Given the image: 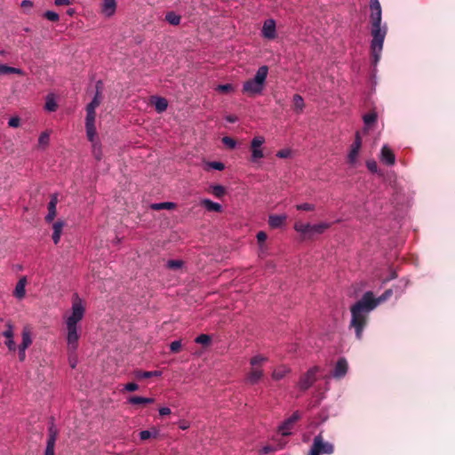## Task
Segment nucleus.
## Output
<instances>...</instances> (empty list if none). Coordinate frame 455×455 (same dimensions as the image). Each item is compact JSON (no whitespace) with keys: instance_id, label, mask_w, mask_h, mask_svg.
<instances>
[{"instance_id":"f257e3e1","label":"nucleus","mask_w":455,"mask_h":455,"mask_svg":"<svg viewBox=\"0 0 455 455\" xmlns=\"http://www.w3.org/2000/svg\"><path fill=\"white\" fill-rule=\"evenodd\" d=\"M408 285V281L400 280L399 284L394 288L386 290L379 297L375 298L372 291L364 292L362 299L356 301L350 307L351 321L349 327L355 330V337L358 340L363 338V331L367 324L368 314L376 308L381 302L388 299L394 293L401 295Z\"/></svg>"},{"instance_id":"f03ea898","label":"nucleus","mask_w":455,"mask_h":455,"mask_svg":"<svg viewBox=\"0 0 455 455\" xmlns=\"http://www.w3.org/2000/svg\"><path fill=\"white\" fill-rule=\"evenodd\" d=\"M370 20L371 22V40L370 49L371 53V64L375 67L381 58L384 41L387 33V25L381 24L382 10L379 0H370Z\"/></svg>"},{"instance_id":"7ed1b4c3","label":"nucleus","mask_w":455,"mask_h":455,"mask_svg":"<svg viewBox=\"0 0 455 455\" xmlns=\"http://www.w3.org/2000/svg\"><path fill=\"white\" fill-rule=\"evenodd\" d=\"M84 314L85 307L84 301L76 293L72 301L71 314L65 320L67 328V346L68 352L71 354H75L78 348V341L80 339L79 323L84 318Z\"/></svg>"},{"instance_id":"20e7f679","label":"nucleus","mask_w":455,"mask_h":455,"mask_svg":"<svg viewBox=\"0 0 455 455\" xmlns=\"http://www.w3.org/2000/svg\"><path fill=\"white\" fill-rule=\"evenodd\" d=\"M97 90L95 94L90 103L87 104L86 116H85V131L86 136L88 140H92L96 135V127H95V119H96V108L100 105L102 101V95L100 92L99 88L96 87Z\"/></svg>"},{"instance_id":"39448f33","label":"nucleus","mask_w":455,"mask_h":455,"mask_svg":"<svg viewBox=\"0 0 455 455\" xmlns=\"http://www.w3.org/2000/svg\"><path fill=\"white\" fill-rule=\"evenodd\" d=\"M334 451V446L329 442H325L322 434L314 437L309 455H330Z\"/></svg>"},{"instance_id":"423d86ee","label":"nucleus","mask_w":455,"mask_h":455,"mask_svg":"<svg viewBox=\"0 0 455 455\" xmlns=\"http://www.w3.org/2000/svg\"><path fill=\"white\" fill-rule=\"evenodd\" d=\"M265 137L262 135L255 136L251 140V161L252 163H257L259 160L264 157L262 146L265 143Z\"/></svg>"},{"instance_id":"0eeeda50","label":"nucleus","mask_w":455,"mask_h":455,"mask_svg":"<svg viewBox=\"0 0 455 455\" xmlns=\"http://www.w3.org/2000/svg\"><path fill=\"white\" fill-rule=\"evenodd\" d=\"M265 137L262 135L255 136L251 140V161L252 163H257L259 160L264 157L262 146L265 143Z\"/></svg>"},{"instance_id":"6e6552de","label":"nucleus","mask_w":455,"mask_h":455,"mask_svg":"<svg viewBox=\"0 0 455 455\" xmlns=\"http://www.w3.org/2000/svg\"><path fill=\"white\" fill-rule=\"evenodd\" d=\"M320 368L318 366H313L307 370V371L300 377L298 387L300 390L306 391L310 388L316 381V374L319 372Z\"/></svg>"},{"instance_id":"1a4fd4ad","label":"nucleus","mask_w":455,"mask_h":455,"mask_svg":"<svg viewBox=\"0 0 455 455\" xmlns=\"http://www.w3.org/2000/svg\"><path fill=\"white\" fill-rule=\"evenodd\" d=\"M267 73H268L267 67L261 66L260 68H259L254 77L243 82V85H264Z\"/></svg>"},{"instance_id":"9d476101","label":"nucleus","mask_w":455,"mask_h":455,"mask_svg":"<svg viewBox=\"0 0 455 455\" xmlns=\"http://www.w3.org/2000/svg\"><path fill=\"white\" fill-rule=\"evenodd\" d=\"M300 419L299 411H294L291 417L286 419L278 427L282 435H291V430L296 421Z\"/></svg>"},{"instance_id":"9b49d317","label":"nucleus","mask_w":455,"mask_h":455,"mask_svg":"<svg viewBox=\"0 0 455 455\" xmlns=\"http://www.w3.org/2000/svg\"><path fill=\"white\" fill-rule=\"evenodd\" d=\"M361 147H362V139H361L359 132H356L355 140H354L353 144L351 145V148L347 155V161L349 164H354L356 162Z\"/></svg>"},{"instance_id":"f8f14e48","label":"nucleus","mask_w":455,"mask_h":455,"mask_svg":"<svg viewBox=\"0 0 455 455\" xmlns=\"http://www.w3.org/2000/svg\"><path fill=\"white\" fill-rule=\"evenodd\" d=\"M262 36L267 39H274L276 36L275 21L273 19L265 20L262 30Z\"/></svg>"},{"instance_id":"ddd939ff","label":"nucleus","mask_w":455,"mask_h":455,"mask_svg":"<svg viewBox=\"0 0 455 455\" xmlns=\"http://www.w3.org/2000/svg\"><path fill=\"white\" fill-rule=\"evenodd\" d=\"M3 336L5 337L6 340L4 341V344L8 347L10 351H15L16 350V344L13 339V325L11 322H8L6 323V330L3 331Z\"/></svg>"},{"instance_id":"4468645a","label":"nucleus","mask_w":455,"mask_h":455,"mask_svg":"<svg viewBox=\"0 0 455 455\" xmlns=\"http://www.w3.org/2000/svg\"><path fill=\"white\" fill-rule=\"evenodd\" d=\"M348 370L347 362L344 357L338 360L335 368L332 371V376L335 379H341L346 376Z\"/></svg>"},{"instance_id":"2eb2a0df","label":"nucleus","mask_w":455,"mask_h":455,"mask_svg":"<svg viewBox=\"0 0 455 455\" xmlns=\"http://www.w3.org/2000/svg\"><path fill=\"white\" fill-rule=\"evenodd\" d=\"M149 103L155 106L156 111L159 114L164 112L168 108V100L157 95L150 96Z\"/></svg>"},{"instance_id":"dca6fc26","label":"nucleus","mask_w":455,"mask_h":455,"mask_svg":"<svg viewBox=\"0 0 455 455\" xmlns=\"http://www.w3.org/2000/svg\"><path fill=\"white\" fill-rule=\"evenodd\" d=\"M57 204H58V196L57 194H53L51 196L50 202L48 203V213L45 216V221L51 223L53 221L57 213Z\"/></svg>"},{"instance_id":"f3484780","label":"nucleus","mask_w":455,"mask_h":455,"mask_svg":"<svg viewBox=\"0 0 455 455\" xmlns=\"http://www.w3.org/2000/svg\"><path fill=\"white\" fill-rule=\"evenodd\" d=\"M380 161L388 166H392L395 163V156L387 145H384L381 148Z\"/></svg>"},{"instance_id":"a211bd4d","label":"nucleus","mask_w":455,"mask_h":455,"mask_svg":"<svg viewBox=\"0 0 455 455\" xmlns=\"http://www.w3.org/2000/svg\"><path fill=\"white\" fill-rule=\"evenodd\" d=\"M28 283L27 276H21L18 283H16L15 289L13 291V296L18 299L19 300H21L26 296V285Z\"/></svg>"},{"instance_id":"6ab92c4d","label":"nucleus","mask_w":455,"mask_h":455,"mask_svg":"<svg viewBox=\"0 0 455 455\" xmlns=\"http://www.w3.org/2000/svg\"><path fill=\"white\" fill-rule=\"evenodd\" d=\"M116 11V0H103L101 12L106 17H112Z\"/></svg>"},{"instance_id":"aec40b11","label":"nucleus","mask_w":455,"mask_h":455,"mask_svg":"<svg viewBox=\"0 0 455 455\" xmlns=\"http://www.w3.org/2000/svg\"><path fill=\"white\" fill-rule=\"evenodd\" d=\"M200 204L207 212H221L223 211V207L220 204L215 203L208 198L202 199Z\"/></svg>"},{"instance_id":"412c9836","label":"nucleus","mask_w":455,"mask_h":455,"mask_svg":"<svg viewBox=\"0 0 455 455\" xmlns=\"http://www.w3.org/2000/svg\"><path fill=\"white\" fill-rule=\"evenodd\" d=\"M59 431L54 423V419L51 418L48 427V437H47V444H54L56 443V440L58 438Z\"/></svg>"},{"instance_id":"4be33fe9","label":"nucleus","mask_w":455,"mask_h":455,"mask_svg":"<svg viewBox=\"0 0 455 455\" xmlns=\"http://www.w3.org/2000/svg\"><path fill=\"white\" fill-rule=\"evenodd\" d=\"M287 219L286 214H272L268 216V225L272 228H279L284 225Z\"/></svg>"},{"instance_id":"5701e85b","label":"nucleus","mask_w":455,"mask_h":455,"mask_svg":"<svg viewBox=\"0 0 455 455\" xmlns=\"http://www.w3.org/2000/svg\"><path fill=\"white\" fill-rule=\"evenodd\" d=\"M263 377V371L259 367H252L251 371L247 374L246 380L251 385L257 384Z\"/></svg>"},{"instance_id":"b1692460","label":"nucleus","mask_w":455,"mask_h":455,"mask_svg":"<svg viewBox=\"0 0 455 455\" xmlns=\"http://www.w3.org/2000/svg\"><path fill=\"white\" fill-rule=\"evenodd\" d=\"M64 226L65 222L60 220H59L53 224V232L52 237L54 244H58L60 243Z\"/></svg>"},{"instance_id":"393cba45","label":"nucleus","mask_w":455,"mask_h":455,"mask_svg":"<svg viewBox=\"0 0 455 455\" xmlns=\"http://www.w3.org/2000/svg\"><path fill=\"white\" fill-rule=\"evenodd\" d=\"M133 375L135 379H149L152 377H161L162 371H141V370H136L133 371Z\"/></svg>"},{"instance_id":"a878e982","label":"nucleus","mask_w":455,"mask_h":455,"mask_svg":"<svg viewBox=\"0 0 455 455\" xmlns=\"http://www.w3.org/2000/svg\"><path fill=\"white\" fill-rule=\"evenodd\" d=\"M58 108L57 96L51 92L45 98L44 109L48 112H55Z\"/></svg>"},{"instance_id":"bb28decb","label":"nucleus","mask_w":455,"mask_h":455,"mask_svg":"<svg viewBox=\"0 0 455 455\" xmlns=\"http://www.w3.org/2000/svg\"><path fill=\"white\" fill-rule=\"evenodd\" d=\"M155 402V399L154 398H151V397H143V396H137V395H132V396H130L128 397L127 399V403L129 404H132V405H136V404H149V403H153Z\"/></svg>"},{"instance_id":"cd10ccee","label":"nucleus","mask_w":455,"mask_h":455,"mask_svg":"<svg viewBox=\"0 0 455 455\" xmlns=\"http://www.w3.org/2000/svg\"><path fill=\"white\" fill-rule=\"evenodd\" d=\"M139 435L141 441H145L149 438H157L159 435V429L156 427H153L150 429L140 431Z\"/></svg>"},{"instance_id":"c85d7f7f","label":"nucleus","mask_w":455,"mask_h":455,"mask_svg":"<svg viewBox=\"0 0 455 455\" xmlns=\"http://www.w3.org/2000/svg\"><path fill=\"white\" fill-rule=\"evenodd\" d=\"M90 142H92V154L94 156V157L100 161L102 157V149H101V144L100 142L99 141V140H97V134L95 135V137H93L92 140H88Z\"/></svg>"},{"instance_id":"c756f323","label":"nucleus","mask_w":455,"mask_h":455,"mask_svg":"<svg viewBox=\"0 0 455 455\" xmlns=\"http://www.w3.org/2000/svg\"><path fill=\"white\" fill-rule=\"evenodd\" d=\"M378 115L376 111H371L363 116V120L365 127L371 128L377 122Z\"/></svg>"},{"instance_id":"7c9ffc66","label":"nucleus","mask_w":455,"mask_h":455,"mask_svg":"<svg viewBox=\"0 0 455 455\" xmlns=\"http://www.w3.org/2000/svg\"><path fill=\"white\" fill-rule=\"evenodd\" d=\"M12 74H17V75H22L23 70L18 68L10 67L5 64L0 65V75L1 76H7Z\"/></svg>"},{"instance_id":"2f4dec72","label":"nucleus","mask_w":455,"mask_h":455,"mask_svg":"<svg viewBox=\"0 0 455 455\" xmlns=\"http://www.w3.org/2000/svg\"><path fill=\"white\" fill-rule=\"evenodd\" d=\"M331 226L329 222H320L317 224H311L310 233L323 234L325 230L330 228Z\"/></svg>"},{"instance_id":"473e14b6","label":"nucleus","mask_w":455,"mask_h":455,"mask_svg":"<svg viewBox=\"0 0 455 455\" xmlns=\"http://www.w3.org/2000/svg\"><path fill=\"white\" fill-rule=\"evenodd\" d=\"M22 341L20 344L19 347H22L28 348L32 344V337L30 330L27 327H25L21 333Z\"/></svg>"},{"instance_id":"72a5a7b5","label":"nucleus","mask_w":455,"mask_h":455,"mask_svg":"<svg viewBox=\"0 0 455 455\" xmlns=\"http://www.w3.org/2000/svg\"><path fill=\"white\" fill-rule=\"evenodd\" d=\"M290 372V369L286 366H280L274 370L272 372V378L275 380H280L283 379L287 373Z\"/></svg>"},{"instance_id":"f704fd0d","label":"nucleus","mask_w":455,"mask_h":455,"mask_svg":"<svg viewBox=\"0 0 455 455\" xmlns=\"http://www.w3.org/2000/svg\"><path fill=\"white\" fill-rule=\"evenodd\" d=\"M265 87H243L242 92L248 97H255L263 93Z\"/></svg>"},{"instance_id":"c9c22d12","label":"nucleus","mask_w":455,"mask_h":455,"mask_svg":"<svg viewBox=\"0 0 455 455\" xmlns=\"http://www.w3.org/2000/svg\"><path fill=\"white\" fill-rule=\"evenodd\" d=\"M209 192L215 197L221 198L226 193V188L224 186L219 184L211 185L209 188Z\"/></svg>"},{"instance_id":"e433bc0d","label":"nucleus","mask_w":455,"mask_h":455,"mask_svg":"<svg viewBox=\"0 0 455 455\" xmlns=\"http://www.w3.org/2000/svg\"><path fill=\"white\" fill-rule=\"evenodd\" d=\"M176 207V204L172 202H163V203H155L150 205V208L155 211L160 210H172Z\"/></svg>"},{"instance_id":"4c0bfd02","label":"nucleus","mask_w":455,"mask_h":455,"mask_svg":"<svg viewBox=\"0 0 455 455\" xmlns=\"http://www.w3.org/2000/svg\"><path fill=\"white\" fill-rule=\"evenodd\" d=\"M293 228L299 234L306 235L307 234L310 233L311 224L296 222L293 226Z\"/></svg>"},{"instance_id":"58836bf2","label":"nucleus","mask_w":455,"mask_h":455,"mask_svg":"<svg viewBox=\"0 0 455 455\" xmlns=\"http://www.w3.org/2000/svg\"><path fill=\"white\" fill-rule=\"evenodd\" d=\"M293 105H294V111L297 114H300L303 112L305 103H304L303 98L300 95L295 94L293 96Z\"/></svg>"},{"instance_id":"ea45409f","label":"nucleus","mask_w":455,"mask_h":455,"mask_svg":"<svg viewBox=\"0 0 455 455\" xmlns=\"http://www.w3.org/2000/svg\"><path fill=\"white\" fill-rule=\"evenodd\" d=\"M266 362H267V357L261 355H257L251 358L250 364L251 365V367L260 368L261 364Z\"/></svg>"},{"instance_id":"a19ab883","label":"nucleus","mask_w":455,"mask_h":455,"mask_svg":"<svg viewBox=\"0 0 455 455\" xmlns=\"http://www.w3.org/2000/svg\"><path fill=\"white\" fill-rule=\"evenodd\" d=\"M205 170H216V171H223L225 169V164L222 162L219 161H212V162H206L205 163Z\"/></svg>"},{"instance_id":"79ce46f5","label":"nucleus","mask_w":455,"mask_h":455,"mask_svg":"<svg viewBox=\"0 0 455 455\" xmlns=\"http://www.w3.org/2000/svg\"><path fill=\"white\" fill-rule=\"evenodd\" d=\"M165 20L172 25H179L180 22V16L173 12H167Z\"/></svg>"},{"instance_id":"37998d69","label":"nucleus","mask_w":455,"mask_h":455,"mask_svg":"<svg viewBox=\"0 0 455 455\" xmlns=\"http://www.w3.org/2000/svg\"><path fill=\"white\" fill-rule=\"evenodd\" d=\"M49 142H50V132L49 131L43 132L38 138L39 146L46 147L49 145Z\"/></svg>"},{"instance_id":"c03bdc74","label":"nucleus","mask_w":455,"mask_h":455,"mask_svg":"<svg viewBox=\"0 0 455 455\" xmlns=\"http://www.w3.org/2000/svg\"><path fill=\"white\" fill-rule=\"evenodd\" d=\"M212 341V338L208 334H200L195 339V342L197 344H202L204 346L210 345Z\"/></svg>"},{"instance_id":"a18cd8bd","label":"nucleus","mask_w":455,"mask_h":455,"mask_svg":"<svg viewBox=\"0 0 455 455\" xmlns=\"http://www.w3.org/2000/svg\"><path fill=\"white\" fill-rule=\"evenodd\" d=\"M184 265V262L180 259H170L167 261L166 266L170 269H179L181 268Z\"/></svg>"},{"instance_id":"49530a36","label":"nucleus","mask_w":455,"mask_h":455,"mask_svg":"<svg viewBox=\"0 0 455 455\" xmlns=\"http://www.w3.org/2000/svg\"><path fill=\"white\" fill-rule=\"evenodd\" d=\"M275 156L276 157L283 159L290 158L292 156V150L289 148H283L281 150H278Z\"/></svg>"},{"instance_id":"de8ad7c7","label":"nucleus","mask_w":455,"mask_h":455,"mask_svg":"<svg viewBox=\"0 0 455 455\" xmlns=\"http://www.w3.org/2000/svg\"><path fill=\"white\" fill-rule=\"evenodd\" d=\"M295 207L298 211H306V212H312V211H315V205L313 204H309V203L299 204H297Z\"/></svg>"},{"instance_id":"09e8293b","label":"nucleus","mask_w":455,"mask_h":455,"mask_svg":"<svg viewBox=\"0 0 455 455\" xmlns=\"http://www.w3.org/2000/svg\"><path fill=\"white\" fill-rule=\"evenodd\" d=\"M44 17L52 22H56L60 20L59 14L54 11H46L44 13Z\"/></svg>"},{"instance_id":"8fccbe9b","label":"nucleus","mask_w":455,"mask_h":455,"mask_svg":"<svg viewBox=\"0 0 455 455\" xmlns=\"http://www.w3.org/2000/svg\"><path fill=\"white\" fill-rule=\"evenodd\" d=\"M366 167L372 173L378 172V164L375 160H368L366 162Z\"/></svg>"},{"instance_id":"3c124183","label":"nucleus","mask_w":455,"mask_h":455,"mask_svg":"<svg viewBox=\"0 0 455 455\" xmlns=\"http://www.w3.org/2000/svg\"><path fill=\"white\" fill-rule=\"evenodd\" d=\"M222 141L229 148H235L236 146V141L231 137L226 136L222 139Z\"/></svg>"},{"instance_id":"603ef678","label":"nucleus","mask_w":455,"mask_h":455,"mask_svg":"<svg viewBox=\"0 0 455 455\" xmlns=\"http://www.w3.org/2000/svg\"><path fill=\"white\" fill-rule=\"evenodd\" d=\"M181 348V341L174 340L170 344V350L172 353H178Z\"/></svg>"},{"instance_id":"864d4df0","label":"nucleus","mask_w":455,"mask_h":455,"mask_svg":"<svg viewBox=\"0 0 455 455\" xmlns=\"http://www.w3.org/2000/svg\"><path fill=\"white\" fill-rule=\"evenodd\" d=\"M139 389V386L135 382H129L124 386V390L128 392H133Z\"/></svg>"},{"instance_id":"5fc2aeb1","label":"nucleus","mask_w":455,"mask_h":455,"mask_svg":"<svg viewBox=\"0 0 455 455\" xmlns=\"http://www.w3.org/2000/svg\"><path fill=\"white\" fill-rule=\"evenodd\" d=\"M8 124L10 127L17 128L20 125V119L18 116H12L9 119Z\"/></svg>"},{"instance_id":"6e6d98bb","label":"nucleus","mask_w":455,"mask_h":455,"mask_svg":"<svg viewBox=\"0 0 455 455\" xmlns=\"http://www.w3.org/2000/svg\"><path fill=\"white\" fill-rule=\"evenodd\" d=\"M257 241L259 244H262L267 238V234L264 231H259L256 235Z\"/></svg>"},{"instance_id":"4d7b16f0","label":"nucleus","mask_w":455,"mask_h":455,"mask_svg":"<svg viewBox=\"0 0 455 455\" xmlns=\"http://www.w3.org/2000/svg\"><path fill=\"white\" fill-rule=\"evenodd\" d=\"M44 455H55V445L46 443V447H45Z\"/></svg>"},{"instance_id":"13d9d810","label":"nucleus","mask_w":455,"mask_h":455,"mask_svg":"<svg viewBox=\"0 0 455 455\" xmlns=\"http://www.w3.org/2000/svg\"><path fill=\"white\" fill-rule=\"evenodd\" d=\"M26 347H18V350H19V359L20 362H23L26 358Z\"/></svg>"},{"instance_id":"bf43d9fd","label":"nucleus","mask_w":455,"mask_h":455,"mask_svg":"<svg viewBox=\"0 0 455 455\" xmlns=\"http://www.w3.org/2000/svg\"><path fill=\"white\" fill-rule=\"evenodd\" d=\"M235 87H216L220 93L226 94L229 93L234 90Z\"/></svg>"},{"instance_id":"052dcab7","label":"nucleus","mask_w":455,"mask_h":455,"mask_svg":"<svg viewBox=\"0 0 455 455\" xmlns=\"http://www.w3.org/2000/svg\"><path fill=\"white\" fill-rule=\"evenodd\" d=\"M271 451H273V448L271 446H269V445H267V446H263L259 450V455H265V454H267V453H269Z\"/></svg>"},{"instance_id":"680f3d73","label":"nucleus","mask_w":455,"mask_h":455,"mask_svg":"<svg viewBox=\"0 0 455 455\" xmlns=\"http://www.w3.org/2000/svg\"><path fill=\"white\" fill-rule=\"evenodd\" d=\"M225 120L228 123L234 124L238 121V117L235 115H228L225 116Z\"/></svg>"},{"instance_id":"e2e57ef3","label":"nucleus","mask_w":455,"mask_h":455,"mask_svg":"<svg viewBox=\"0 0 455 455\" xmlns=\"http://www.w3.org/2000/svg\"><path fill=\"white\" fill-rule=\"evenodd\" d=\"M171 409L169 407H161L159 409V415L160 416H167L171 414Z\"/></svg>"},{"instance_id":"0e129e2a","label":"nucleus","mask_w":455,"mask_h":455,"mask_svg":"<svg viewBox=\"0 0 455 455\" xmlns=\"http://www.w3.org/2000/svg\"><path fill=\"white\" fill-rule=\"evenodd\" d=\"M54 4L58 6L69 5L72 4V0H54Z\"/></svg>"},{"instance_id":"69168bd1","label":"nucleus","mask_w":455,"mask_h":455,"mask_svg":"<svg viewBox=\"0 0 455 455\" xmlns=\"http://www.w3.org/2000/svg\"><path fill=\"white\" fill-rule=\"evenodd\" d=\"M179 427L182 430H186L189 427V423L186 420H180L179 422Z\"/></svg>"},{"instance_id":"338daca9","label":"nucleus","mask_w":455,"mask_h":455,"mask_svg":"<svg viewBox=\"0 0 455 455\" xmlns=\"http://www.w3.org/2000/svg\"><path fill=\"white\" fill-rule=\"evenodd\" d=\"M20 6L23 8H30L33 6V3L30 0H23L20 4Z\"/></svg>"},{"instance_id":"774afa93","label":"nucleus","mask_w":455,"mask_h":455,"mask_svg":"<svg viewBox=\"0 0 455 455\" xmlns=\"http://www.w3.org/2000/svg\"><path fill=\"white\" fill-rule=\"evenodd\" d=\"M397 277V274L395 270L391 271L389 276L384 281V283L395 279Z\"/></svg>"}]
</instances>
